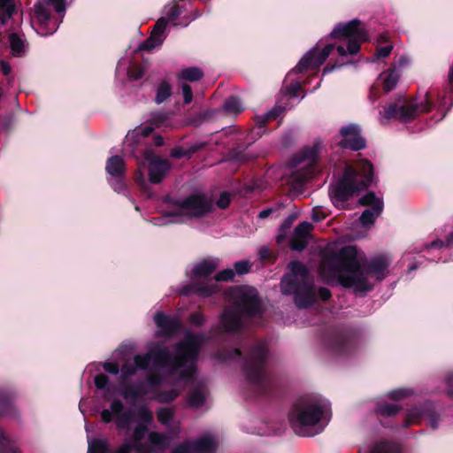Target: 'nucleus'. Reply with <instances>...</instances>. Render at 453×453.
<instances>
[{
	"label": "nucleus",
	"mask_w": 453,
	"mask_h": 453,
	"mask_svg": "<svg viewBox=\"0 0 453 453\" xmlns=\"http://www.w3.org/2000/svg\"><path fill=\"white\" fill-rule=\"evenodd\" d=\"M203 338L188 333L185 339L176 346L175 356L171 357L168 351L160 349L146 355H138L133 363H126L122 367L125 376L134 374L138 369H145L153 363L160 367H170L180 373L183 380L191 378L196 371L195 362L202 345Z\"/></svg>",
	"instance_id": "nucleus-1"
},
{
	"label": "nucleus",
	"mask_w": 453,
	"mask_h": 453,
	"mask_svg": "<svg viewBox=\"0 0 453 453\" xmlns=\"http://www.w3.org/2000/svg\"><path fill=\"white\" fill-rule=\"evenodd\" d=\"M320 273L327 280L336 278L345 288H354L359 291L371 289L367 282L369 272L361 266L354 246H345L338 252L331 249L326 251Z\"/></svg>",
	"instance_id": "nucleus-2"
},
{
	"label": "nucleus",
	"mask_w": 453,
	"mask_h": 453,
	"mask_svg": "<svg viewBox=\"0 0 453 453\" xmlns=\"http://www.w3.org/2000/svg\"><path fill=\"white\" fill-rule=\"evenodd\" d=\"M228 299L232 306L227 307L220 317V324L225 331L239 330L247 317H251L260 311L257 293L253 288H232L228 292Z\"/></svg>",
	"instance_id": "nucleus-3"
},
{
	"label": "nucleus",
	"mask_w": 453,
	"mask_h": 453,
	"mask_svg": "<svg viewBox=\"0 0 453 453\" xmlns=\"http://www.w3.org/2000/svg\"><path fill=\"white\" fill-rule=\"evenodd\" d=\"M357 168L358 172L350 165L346 166L342 179L332 188L330 197L335 206L343 208V203L349 197L372 182V165L367 160H362Z\"/></svg>",
	"instance_id": "nucleus-4"
},
{
	"label": "nucleus",
	"mask_w": 453,
	"mask_h": 453,
	"mask_svg": "<svg viewBox=\"0 0 453 453\" xmlns=\"http://www.w3.org/2000/svg\"><path fill=\"white\" fill-rule=\"evenodd\" d=\"M288 273L280 282L284 295H294L295 303L298 308L311 306L316 299L312 280L305 266L300 262H291Z\"/></svg>",
	"instance_id": "nucleus-5"
},
{
	"label": "nucleus",
	"mask_w": 453,
	"mask_h": 453,
	"mask_svg": "<svg viewBox=\"0 0 453 453\" xmlns=\"http://www.w3.org/2000/svg\"><path fill=\"white\" fill-rule=\"evenodd\" d=\"M322 415V407L317 402L303 401L296 403L290 412V426L300 436H314L324 428L320 424Z\"/></svg>",
	"instance_id": "nucleus-6"
},
{
	"label": "nucleus",
	"mask_w": 453,
	"mask_h": 453,
	"mask_svg": "<svg viewBox=\"0 0 453 453\" xmlns=\"http://www.w3.org/2000/svg\"><path fill=\"white\" fill-rule=\"evenodd\" d=\"M331 37L348 40L347 50L342 46L337 47L340 56L347 53L354 55L358 52L360 44L367 40V34L365 27L357 19H353L345 24H340L331 33Z\"/></svg>",
	"instance_id": "nucleus-7"
},
{
	"label": "nucleus",
	"mask_w": 453,
	"mask_h": 453,
	"mask_svg": "<svg viewBox=\"0 0 453 453\" xmlns=\"http://www.w3.org/2000/svg\"><path fill=\"white\" fill-rule=\"evenodd\" d=\"M432 109L428 93L424 98L418 101H405L403 104H390L384 111L386 119H395L402 122H409L421 113L428 112Z\"/></svg>",
	"instance_id": "nucleus-8"
},
{
	"label": "nucleus",
	"mask_w": 453,
	"mask_h": 453,
	"mask_svg": "<svg viewBox=\"0 0 453 453\" xmlns=\"http://www.w3.org/2000/svg\"><path fill=\"white\" fill-rule=\"evenodd\" d=\"M213 203L203 194H193L180 201L172 214L174 217L201 218L211 211Z\"/></svg>",
	"instance_id": "nucleus-9"
},
{
	"label": "nucleus",
	"mask_w": 453,
	"mask_h": 453,
	"mask_svg": "<svg viewBox=\"0 0 453 453\" xmlns=\"http://www.w3.org/2000/svg\"><path fill=\"white\" fill-rule=\"evenodd\" d=\"M180 14V8L177 4L171 5L167 12L166 17L160 18L155 24L150 36L140 46L141 50H151L160 46L165 39L164 33L168 21L173 20Z\"/></svg>",
	"instance_id": "nucleus-10"
},
{
	"label": "nucleus",
	"mask_w": 453,
	"mask_h": 453,
	"mask_svg": "<svg viewBox=\"0 0 453 453\" xmlns=\"http://www.w3.org/2000/svg\"><path fill=\"white\" fill-rule=\"evenodd\" d=\"M334 44H326L321 48L319 44L307 52L295 67L294 72L302 73L303 71L314 70L319 68L331 52L334 50Z\"/></svg>",
	"instance_id": "nucleus-11"
},
{
	"label": "nucleus",
	"mask_w": 453,
	"mask_h": 453,
	"mask_svg": "<svg viewBox=\"0 0 453 453\" xmlns=\"http://www.w3.org/2000/svg\"><path fill=\"white\" fill-rule=\"evenodd\" d=\"M144 159L149 164V179L152 183H159L168 173L170 163L166 159L157 157L151 150L144 151Z\"/></svg>",
	"instance_id": "nucleus-12"
},
{
	"label": "nucleus",
	"mask_w": 453,
	"mask_h": 453,
	"mask_svg": "<svg viewBox=\"0 0 453 453\" xmlns=\"http://www.w3.org/2000/svg\"><path fill=\"white\" fill-rule=\"evenodd\" d=\"M359 203L372 208V210H365L360 216L359 220L363 226L372 224L383 210L382 199L377 197L373 192H369L360 198Z\"/></svg>",
	"instance_id": "nucleus-13"
},
{
	"label": "nucleus",
	"mask_w": 453,
	"mask_h": 453,
	"mask_svg": "<svg viewBox=\"0 0 453 453\" xmlns=\"http://www.w3.org/2000/svg\"><path fill=\"white\" fill-rule=\"evenodd\" d=\"M266 353L264 349L254 351L245 366L248 380L251 382H258L264 375V360Z\"/></svg>",
	"instance_id": "nucleus-14"
},
{
	"label": "nucleus",
	"mask_w": 453,
	"mask_h": 453,
	"mask_svg": "<svg viewBox=\"0 0 453 453\" xmlns=\"http://www.w3.org/2000/svg\"><path fill=\"white\" fill-rule=\"evenodd\" d=\"M217 444L212 437L203 436L194 442H186L173 450V453H214Z\"/></svg>",
	"instance_id": "nucleus-15"
},
{
	"label": "nucleus",
	"mask_w": 453,
	"mask_h": 453,
	"mask_svg": "<svg viewBox=\"0 0 453 453\" xmlns=\"http://www.w3.org/2000/svg\"><path fill=\"white\" fill-rule=\"evenodd\" d=\"M342 141L340 142L342 148L351 150H359L365 147V141L360 134V129L356 125H349L341 129Z\"/></svg>",
	"instance_id": "nucleus-16"
},
{
	"label": "nucleus",
	"mask_w": 453,
	"mask_h": 453,
	"mask_svg": "<svg viewBox=\"0 0 453 453\" xmlns=\"http://www.w3.org/2000/svg\"><path fill=\"white\" fill-rule=\"evenodd\" d=\"M313 226L309 222H302L300 223L294 231L290 246L295 250H303L309 241V238L311 237V232L312 230Z\"/></svg>",
	"instance_id": "nucleus-17"
},
{
	"label": "nucleus",
	"mask_w": 453,
	"mask_h": 453,
	"mask_svg": "<svg viewBox=\"0 0 453 453\" xmlns=\"http://www.w3.org/2000/svg\"><path fill=\"white\" fill-rule=\"evenodd\" d=\"M146 433V427L143 425H138L133 433L132 441H126L119 446L114 453H130L136 450L143 453L144 449L141 444V441Z\"/></svg>",
	"instance_id": "nucleus-18"
},
{
	"label": "nucleus",
	"mask_w": 453,
	"mask_h": 453,
	"mask_svg": "<svg viewBox=\"0 0 453 453\" xmlns=\"http://www.w3.org/2000/svg\"><path fill=\"white\" fill-rule=\"evenodd\" d=\"M34 19L35 21L38 23L39 27V33L42 35H47L49 34H52L55 30L54 28H51L50 31H46L45 28L47 27L50 20V11L49 8L43 4H36L34 7Z\"/></svg>",
	"instance_id": "nucleus-19"
},
{
	"label": "nucleus",
	"mask_w": 453,
	"mask_h": 453,
	"mask_svg": "<svg viewBox=\"0 0 453 453\" xmlns=\"http://www.w3.org/2000/svg\"><path fill=\"white\" fill-rule=\"evenodd\" d=\"M154 320L157 326L164 334H171L176 331L180 326V321L176 317H167L163 313H156L154 316Z\"/></svg>",
	"instance_id": "nucleus-20"
},
{
	"label": "nucleus",
	"mask_w": 453,
	"mask_h": 453,
	"mask_svg": "<svg viewBox=\"0 0 453 453\" xmlns=\"http://www.w3.org/2000/svg\"><path fill=\"white\" fill-rule=\"evenodd\" d=\"M11 54L15 58H22L26 55L27 43L25 39L16 33H12L8 37Z\"/></svg>",
	"instance_id": "nucleus-21"
},
{
	"label": "nucleus",
	"mask_w": 453,
	"mask_h": 453,
	"mask_svg": "<svg viewBox=\"0 0 453 453\" xmlns=\"http://www.w3.org/2000/svg\"><path fill=\"white\" fill-rule=\"evenodd\" d=\"M153 131V127L150 126L139 127L128 132L126 136L125 143L128 146H134L141 142L142 138H145L150 135Z\"/></svg>",
	"instance_id": "nucleus-22"
},
{
	"label": "nucleus",
	"mask_w": 453,
	"mask_h": 453,
	"mask_svg": "<svg viewBox=\"0 0 453 453\" xmlns=\"http://www.w3.org/2000/svg\"><path fill=\"white\" fill-rule=\"evenodd\" d=\"M218 267L216 260L205 259L198 263L192 270L196 277H206L211 274Z\"/></svg>",
	"instance_id": "nucleus-23"
},
{
	"label": "nucleus",
	"mask_w": 453,
	"mask_h": 453,
	"mask_svg": "<svg viewBox=\"0 0 453 453\" xmlns=\"http://www.w3.org/2000/svg\"><path fill=\"white\" fill-rule=\"evenodd\" d=\"M107 173L114 177L120 176L125 171V162L119 156L110 157L106 164Z\"/></svg>",
	"instance_id": "nucleus-24"
},
{
	"label": "nucleus",
	"mask_w": 453,
	"mask_h": 453,
	"mask_svg": "<svg viewBox=\"0 0 453 453\" xmlns=\"http://www.w3.org/2000/svg\"><path fill=\"white\" fill-rule=\"evenodd\" d=\"M123 404L119 400H114L111 404V412L117 415L116 420L119 428H122L128 424V418L126 414H122Z\"/></svg>",
	"instance_id": "nucleus-25"
},
{
	"label": "nucleus",
	"mask_w": 453,
	"mask_h": 453,
	"mask_svg": "<svg viewBox=\"0 0 453 453\" xmlns=\"http://www.w3.org/2000/svg\"><path fill=\"white\" fill-rule=\"evenodd\" d=\"M389 261L386 257L373 258L370 265V272H372L378 278H381L382 273L388 266Z\"/></svg>",
	"instance_id": "nucleus-26"
},
{
	"label": "nucleus",
	"mask_w": 453,
	"mask_h": 453,
	"mask_svg": "<svg viewBox=\"0 0 453 453\" xmlns=\"http://www.w3.org/2000/svg\"><path fill=\"white\" fill-rule=\"evenodd\" d=\"M14 12V4L12 0H0V22L4 24L11 19Z\"/></svg>",
	"instance_id": "nucleus-27"
},
{
	"label": "nucleus",
	"mask_w": 453,
	"mask_h": 453,
	"mask_svg": "<svg viewBox=\"0 0 453 453\" xmlns=\"http://www.w3.org/2000/svg\"><path fill=\"white\" fill-rule=\"evenodd\" d=\"M148 439L150 444L157 449H164L169 444L168 437L157 432H151Z\"/></svg>",
	"instance_id": "nucleus-28"
},
{
	"label": "nucleus",
	"mask_w": 453,
	"mask_h": 453,
	"mask_svg": "<svg viewBox=\"0 0 453 453\" xmlns=\"http://www.w3.org/2000/svg\"><path fill=\"white\" fill-rule=\"evenodd\" d=\"M179 78L188 81H199L203 76V72L197 67H188L182 69L178 74Z\"/></svg>",
	"instance_id": "nucleus-29"
},
{
	"label": "nucleus",
	"mask_w": 453,
	"mask_h": 453,
	"mask_svg": "<svg viewBox=\"0 0 453 453\" xmlns=\"http://www.w3.org/2000/svg\"><path fill=\"white\" fill-rule=\"evenodd\" d=\"M204 400V392L201 388H195L188 395V403L190 407L198 408L203 404Z\"/></svg>",
	"instance_id": "nucleus-30"
},
{
	"label": "nucleus",
	"mask_w": 453,
	"mask_h": 453,
	"mask_svg": "<svg viewBox=\"0 0 453 453\" xmlns=\"http://www.w3.org/2000/svg\"><path fill=\"white\" fill-rule=\"evenodd\" d=\"M380 78L382 79L383 88L386 91H390L395 87L399 75L395 73V71H390L388 73H382Z\"/></svg>",
	"instance_id": "nucleus-31"
},
{
	"label": "nucleus",
	"mask_w": 453,
	"mask_h": 453,
	"mask_svg": "<svg viewBox=\"0 0 453 453\" xmlns=\"http://www.w3.org/2000/svg\"><path fill=\"white\" fill-rule=\"evenodd\" d=\"M243 109L244 107L242 103L236 97H230L224 104V110L231 114H239L243 111Z\"/></svg>",
	"instance_id": "nucleus-32"
},
{
	"label": "nucleus",
	"mask_w": 453,
	"mask_h": 453,
	"mask_svg": "<svg viewBox=\"0 0 453 453\" xmlns=\"http://www.w3.org/2000/svg\"><path fill=\"white\" fill-rule=\"evenodd\" d=\"M284 111V109L280 106L274 107L272 111L265 113L264 116L257 118V124L262 127L267 121L276 119Z\"/></svg>",
	"instance_id": "nucleus-33"
},
{
	"label": "nucleus",
	"mask_w": 453,
	"mask_h": 453,
	"mask_svg": "<svg viewBox=\"0 0 453 453\" xmlns=\"http://www.w3.org/2000/svg\"><path fill=\"white\" fill-rule=\"evenodd\" d=\"M171 96V86L167 82H162L157 91L156 102L161 104Z\"/></svg>",
	"instance_id": "nucleus-34"
},
{
	"label": "nucleus",
	"mask_w": 453,
	"mask_h": 453,
	"mask_svg": "<svg viewBox=\"0 0 453 453\" xmlns=\"http://www.w3.org/2000/svg\"><path fill=\"white\" fill-rule=\"evenodd\" d=\"M108 445L106 441L96 440L89 443L88 453H107Z\"/></svg>",
	"instance_id": "nucleus-35"
},
{
	"label": "nucleus",
	"mask_w": 453,
	"mask_h": 453,
	"mask_svg": "<svg viewBox=\"0 0 453 453\" xmlns=\"http://www.w3.org/2000/svg\"><path fill=\"white\" fill-rule=\"evenodd\" d=\"M179 393L175 389H171L168 392H163L156 396V399L162 403H169L173 401Z\"/></svg>",
	"instance_id": "nucleus-36"
},
{
	"label": "nucleus",
	"mask_w": 453,
	"mask_h": 453,
	"mask_svg": "<svg viewBox=\"0 0 453 453\" xmlns=\"http://www.w3.org/2000/svg\"><path fill=\"white\" fill-rule=\"evenodd\" d=\"M138 418L142 422L150 424L153 421V413L148 408L141 407L138 410Z\"/></svg>",
	"instance_id": "nucleus-37"
},
{
	"label": "nucleus",
	"mask_w": 453,
	"mask_h": 453,
	"mask_svg": "<svg viewBox=\"0 0 453 453\" xmlns=\"http://www.w3.org/2000/svg\"><path fill=\"white\" fill-rule=\"evenodd\" d=\"M173 417V411L168 408H164L158 411L157 419L162 424H167Z\"/></svg>",
	"instance_id": "nucleus-38"
},
{
	"label": "nucleus",
	"mask_w": 453,
	"mask_h": 453,
	"mask_svg": "<svg viewBox=\"0 0 453 453\" xmlns=\"http://www.w3.org/2000/svg\"><path fill=\"white\" fill-rule=\"evenodd\" d=\"M400 410V407L396 404H386L379 409L380 413L382 416H391L396 414Z\"/></svg>",
	"instance_id": "nucleus-39"
},
{
	"label": "nucleus",
	"mask_w": 453,
	"mask_h": 453,
	"mask_svg": "<svg viewBox=\"0 0 453 453\" xmlns=\"http://www.w3.org/2000/svg\"><path fill=\"white\" fill-rule=\"evenodd\" d=\"M147 392H142L139 388H126L122 392V395L126 399L136 398L142 395H145Z\"/></svg>",
	"instance_id": "nucleus-40"
},
{
	"label": "nucleus",
	"mask_w": 453,
	"mask_h": 453,
	"mask_svg": "<svg viewBox=\"0 0 453 453\" xmlns=\"http://www.w3.org/2000/svg\"><path fill=\"white\" fill-rule=\"evenodd\" d=\"M234 276V271L232 269H226L218 273L215 277V280L216 281H225L231 280Z\"/></svg>",
	"instance_id": "nucleus-41"
},
{
	"label": "nucleus",
	"mask_w": 453,
	"mask_h": 453,
	"mask_svg": "<svg viewBox=\"0 0 453 453\" xmlns=\"http://www.w3.org/2000/svg\"><path fill=\"white\" fill-rule=\"evenodd\" d=\"M250 268V265L248 261H239L234 264V269L239 274L248 273Z\"/></svg>",
	"instance_id": "nucleus-42"
},
{
	"label": "nucleus",
	"mask_w": 453,
	"mask_h": 453,
	"mask_svg": "<svg viewBox=\"0 0 453 453\" xmlns=\"http://www.w3.org/2000/svg\"><path fill=\"white\" fill-rule=\"evenodd\" d=\"M316 156H317L316 150H314V149L310 150L303 153V158L300 160V162L307 161V164L305 165V166L310 165L311 163L314 162Z\"/></svg>",
	"instance_id": "nucleus-43"
},
{
	"label": "nucleus",
	"mask_w": 453,
	"mask_h": 453,
	"mask_svg": "<svg viewBox=\"0 0 453 453\" xmlns=\"http://www.w3.org/2000/svg\"><path fill=\"white\" fill-rule=\"evenodd\" d=\"M182 94H183L184 103L187 104H190L193 99V93H192L191 87L189 85L184 84L182 86Z\"/></svg>",
	"instance_id": "nucleus-44"
},
{
	"label": "nucleus",
	"mask_w": 453,
	"mask_h": 453,
	"mask_svg": "<svg viewBox=\"0 0 453 453\" xmlns=\"http://www.w3.org/2000/svg\"><path fill=\"white\" fill-rule=\"evenodd\" d=\"M218 207L221 209L226 208L230 203V196L227 193L224 192L220 195L219 198L216 202Z\"/></svg>",
	"instance_id": "nucleus-45"
},
{
	"label": "nucleus",
	"mask_w": 453,
	"mask_h": 453,
	"mask_svg": "<svg viewBox=\"0 0 453 453\" xmlns=\"http://www.w3.org/2000/svg\"><path fill=\"white\" fill-rule=\"evenodd\" d=\"M371 453H394L389 445L385 442H381L374 447Z\"/></svg>",
	"instance_id": "nucleus-46"
},
{
	"label": "nucleus",
	"mask_w": 453,
	"mask_h": 453,
	"mask_svg": "<svg viewBox=\"0 0 453 453\" xmlns=\"http://www.w3.org/2000/svg\"><path fill=\"white\" fill-rule=\"evenodd\" d=\"M108 384V378L104 374H98L95 378V385L98 388H104Z\"/></svg>",
	"instance_id": "nucleus-47"
},
{
	"label": "nucleus",
	"mask_w": 453,
	"mask_h": 453,
	"mask_svg": "<svg viewBox=\"0 0 453 453\" xmlns=\"http://www.w3.org/2000/svg\"><path fill=\"white\" fill-rule=\"evenodd\" d=\"M196 292L203 296H208L216 292V285L210 287H202L196 289Z\"/></svg>",
	"instance_id": "nucleus-48"
},
{
	"label": "nucleus",
	"mask_w": 453,
	"mask_h": 453,
	"mask_svg": "<svg viewBox=\"0 0 453 453\" xmlns=\"http://www.w3.org/2000/svg\"><path fill=\"white\" fill-rule=\"evenodd\" d=\"M418 417H419V411H418V410L411 411L407 416V420H406L407 424L411 425V424L417 423Z\"/></svg>",
	"instance_id": "nucleus-49"
},
{
	"label": "nucleus",
	"mask_w": 453,
	"mask_h": 453,
	"mask_svg": "<svg viewBox=\"0 0 453 453\" xmlns=\"http://www.w3.org/2000/svg\"><path fill=\"white\" fill-rule=\"evenodd\" d=\"M104 369L110 373L117 374L119 371V365L116 363H105Z\"/></svg>",
	"instance_id": "nucleus-50"
},
{
	"label": "nucleus",
	"mask_w": 453,
	"mask_h": 453,
	"mask_svg": "<svg viewBox=\"0 0 453 453\" xmlns=\"http://www.w3.org/2000/svg\"><path fill=\"white\" fill-rule=\"evenodd\" d=\"M391 50H392V46L387 45L385 47L379 48L377 50L376 55L379 58H386L391 53Z\"/></svg>",
	"instance_id": "nucleus-51"
},
{
	"label": "nucleus",
	"mask_w": 453,
	"mask_h": 453,
	"mask_svg": "<svg viewBox=\"0 0 453 453\" xmlns=\"http://www.w3.org/2000/svg\"><path fill=\"white\" fill-rule=\"evenodd\" d=\"M407 395V391L404 389H397L389 393V396L393 400H398Z\"/></svg>",
	"instance_id": "nucleus-52"
},
{
	"label": "nucleus",
	"mask_w": 453,
	"mask_h": 453,
	"mask_svg": "<svg viewBox=\"0 0 453 453\" xmlns=\"http://www.w3.org/2000/svg\"><path fill=\"white\" fill-rule=\"evenodd\" d=\"M143 75V70L141 67H135L134 70H131L129 72V76L133 80H138L142 78Z\"/></svg>",
	"instance_id": "nucleus-53"
},
{
	"label": "nucleus",
	"mask_w": 453,
	"mask_h": 453,
	"mask_svg": "<svg viewBox=\"0 0 453 453\" xmlns=\"http://www.w3.org/2000/svg\"><path fill=\"white\" fill-rule=\"evenodd\" d=\"M50 3L54 6L56 12H62L65 10V3L63 0H50Z\"/></svg>",
	"instance_id": "nucleus-54"
},
{
	"label": "nucleus",
	"mask_w": 453,
	"mask_h": 453,
	"mask_svg": "<svg viewBox=\"0 0 453 453\" xmlns=\"http://www.w3.org/2000/svg\"><path fill=\"white\" fill-rule=\"evenodd\" d=\"M101 418L104 423H109L112 420V413L109 410H104L101 412Z\"/></svg>",
	"instance_id": "nucleus-55"
},
{
	"label": "nucleus",
	"mask_w": 453,
	"mask_h": 453,
	"mask_svg": "<svg viewBox=\"0 0 453 453\" xmlns=\"http://www.w3.org/2000/svg\"><path fill=\"white\" fill-rule=\"evenodd\" d=\"M190 321L195 325H200L203 321V317L200 313H195L190 317Z\"/></svg>",
	"instance_id": "nucleus-56"
},
{
	"label": "nucleus",
	"mask_w": 453,
	"mask_h": 453,
	"mask_svg": "<svg viewBox=\"0 0 453 453\" xmlns=\"http://www.w3.org/2000/svg\"><path fill=\"white\" fill-rule=\"evenodd\" d=\"M1 70L4 75H9L12 72V67L10 64L6 61H1Z\"/></svg>",
	"instance_id": "nucleus-57"
},
{
	"label": "nucleus",
	"mask_w": 453,
	"mask_h": 453,
	"mask_svg": "<svg viewBox=\"0 0 453 453\" xmlns=\"http://www.w3.org/2000/svg\"><path fill=\"white\" fill-rule=\"evenodd\" d=\"M319 295L320 298L323 299V300H327L331 296L330 291L327 288H321L319 290Z\"/></svg>",
	"instance_id": "nucleus-58"
},
{
	"label": "nucleus",
	"mask_w": 453,
	"mask_h": 453,
	"mask_svg": "<svg viewBox=\"0 0 453 453\" xmlns=\"http://www.w3.org/2000/svg\"><path fill=\"white\" fill-rule=\"evenodd\" d=\"M9 446V440L4 431H0V447Z\"/></svg>",
	"instance_id": "nucleus-59"
},
{
	"label": "nucleus",
	"mask_w": 453,
	"mask_h": 453,
	"mask_svg": "<svg viewBox=\"0 0 453 453\" xmlns=\"http://www.w3.org/2000/svg\"><path fill=\"white\" fill-rule=\"evenodd\" d=\"M259 254L262 259H265L268 257V250L265 247H263L259 250Z\"/></svg>",
	"instance_id": "nucleus-60"
},
{
	"label": "nucleus",
	"mask_w": 453,
	"mask_h": 453,
	"mask_svg": "<svg viewBox=\"0 0 453 453\" xmlns=\"http://www.w3.org/2000/svg\"><path fill=\"white\" fill-rule=\"evenodd\" d=\"M448 81L453 86V65L450 66L449 70Z\"/></svg>",
	"instance_id": "nucleus-61"
},
{
	"label": "nucleus",
	"mask_w": 453,
	"mask_h": 453,
	"mask_svg": "<svg viewBox=\"0 0 453 453\" xmlns=\"http://www.w3.org/2000/svg\"><path fill=\"white\" fill-rule=\"evenodd\" d=\"M325 218H326V215L324 213L314 212V214H313V219L315 220H321Z\"/></svg>",
	"instance_id": "nucleus-62"
},
{
	"label": "nucleus",
	"mask_w": 453,
	"mask_h": 453,
	"mask_svg": "<svg viewBox=\"0 0 453 453\" xmlns=\"http://www.w3.org/2000/svg\"><path fill=\"white\" fill-rule=\"evenodd\" d=\"M270 213H271L270 210H264L259 212V218L265 219V218L268 217Z\"/></svg>",
	"instance_id": "nucleus-63"
},
{
	"label": "nucleus",
	"mask_w": 453,
	"mask_h": 453,
	"mask_svg": "<svg viewBox=\"0 0 453 453\" xmlns=\"http://www.w3.org/2000/svg\"><path fill=\"white\" fill-rule=\"evenodd\" d=\"M310 177V172H305L301 174L300 180H304Z\"/></svg>",
	"instance_id": "nucleus-64"
}]
</instances>
